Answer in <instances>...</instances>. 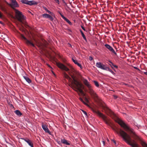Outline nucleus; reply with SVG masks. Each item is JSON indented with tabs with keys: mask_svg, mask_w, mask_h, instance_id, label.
Here are the masks:
<instances>
[{
	"mask_svg": "<svg viewBox=\"0 0 147 147\" xmlns=\"http://www.w3.org/2000/svg\"><path fill=\"white\" fill-rule=\"evenodd\" d=\"M102 142L103 145V146H105V142L104 141H103Z\"/></svg>",
	"mask_w": 147,
	"mask_h": 147,
	"instance_id": "obj_38",
	"label": "nucleus"
},
{
	"mask_svg": "<svg viewBox=\"0 0 147 147\" xmlns=\"http://www.w3.org/2000/svg\"><path fill=\"white\" fill-rule=\"evenodd\" d=\"M114 96V97H115V98H117V96Z\"/></svg>",
	"mask_w": 147,
	"mask_h": 147,
	"instance_id": "obj_44",
	"label": "nucleus"
},
{
	"mask_svg": "<svg viewBox=\"0 0 147 147\" xmlns=\"http://www.w3.org/2000/svg\"><path fill=\"white\" fill-rule=\"evenodd\" d=\"M28 1L27 0H24V3L27 4V3H28Z\"/></svg>",
	"mask_w": 147,
	"mask_h": 147,
	"instance_id": "obj_32",
	"label": "nucleus"
},
{
	"mask_svg": "<svg viewBox=\"0 0 147 147\" xmlns=\"http://www.w3.org/2000/svg\"><path fill=\"white\" fill-rule=\"evenodd\" d=\"M109 62L110 63V64H109V65L112 68H113V66L114 67L116 68H117L118 67L116 65H114V64L111 61H109Z\"/></svg>",
	"mask_w": 147,
	"mask_h": 147,
	"instance_id": "obj_18",
	"label": "nucleus"
},
{
	"mask_svg": "<svg viewBox=\"0 0 147 147\" xmlns=\"http://www.w3.org/2000/svg\"><path fill=\"white\" fill-rule=\"evenodd\" d=\"M24 78L26 80L28 83H30L31 82V80L27 76H23Z\"/></svg>",
	"mask_w": 147,
	"mask_h": 147,
	"instance_id": "obj_16",
	"label": "nucleus"
},
{
	"mask_svg": "<svg viewBox=\"0 0 147 147\" xmlns=\"http://www.w3.org/2000/svg\"><path fill=\"white\" fill-rule=\"evenodd\" d=\"M107 140L108 141H109V140H108V139H107Z\"/></svg>",
	"mask_w": 147,
	"mask_h": 147,
	"instance_id": "obj_46",
	"label": "nucleus"
},
{
	"mask_svg": "<svg viewBox=\"0 0 147 147\" xmlns=\"http://www.w3.org/2000/svg\"><path fill=\"white\" fill-rule=\"evenodd\" d=\"M111 73H112L113 74H115L114 72L111 69L110 71Z\"/></svg>",
	"mask_w": 147,
	"mask_h": 147,
	"instance_id": "obj_36",
	"label": "nucleus"
},
{
	"mask_svg": "<svg viewBox=\"0 0 147 147\" xmlns=\"http://www.w3.org/2000/svg\"><path fill=\"white\" fill-rule=\"evenodd\" d=\"M76 65H77L79 67H80L81 69H82V68H83L82 67L81 65L80 64V63H78L76 64Z\"/></svg>",
	"mask_w": 147,
	"mask_h": 147,
	"instance_id": "obj_27",
	"label": "nucleus"
},
{
	"mask_svg": "<svg viewBox=\"0 0 147 147\" xmlns=\"http://www.w3.org/2000/svg\"><path fill=\"white\" fill-rule=\"evenodd\" d=\"M144 74L145 75H147V72H144Z\"/></svg>",
	"mask_w": 147,
	"mask_h": 147,
	"instance_id": "obj_43",
	"label": "nucleus"
},
{
	"mask_svg": "<svg viewBox=\"0 0 147 147\" xmlns=\"http://www.w3.org/2000/svg\"><path fill=\"white\" fill-rule=\"evenodd\" d=\"M94 83L95 85L97 87H98L99 86V84L98 83V82L96 81H94Z\"/></svg>",
	"mask_w": 147,
	"mask_h": 147,
	"instance_id": "obj_23",
	"label": "nucleus"
},
{
	"mask_svg": "<svg viewBox=\"0 0 147 147\" xmlns=\"http://www.w3.org/2000/svg\"><path fill=\"white\" fill-rule=\"evenodd\" d=\"M49 15L47 13H45L42 15V16L43 18H48Z\"/></svg>",
	"mask_w": 147,
	"mask_h": 147,
	"instance_id": "obj_21",
	"label": "nucleus"
},
{
	"mask_svg": "<svg viewBox=\"0 0 147 147\" xmlns=\"http://www.w3.org/2000/svg\"><path fill=\"white\" fill-rule=\"evenodd\" d=\"M47 65L49 67H50V68H52L48 64H47Z\"/></svg>",
	"mask_w": 147,
	"mask_h": 147,
	"instance_id": "obj_41",
	"label": "nucleus"
},
{
	"mask_svg": "<svg viewBox=\"0 0 147 147\" xmlns=\"http://www.w3.org/2000/svg\"><path fill=\"white\" fill-rule=\"evenodd\" d=\"M5 2L8 5L10 6L13 10H15V7H19L18 4L16 0H11V3H9L6 1H5Z\"/></svg>",
	"mask_w": 147,
	"mask_h": 147,
	"instance_id": "obj_7",
	"label": "nucleus"
},
{
	"mask_svg": "<svg viewBox=\"0 0 147 147\" xmlns=\"http://www.w3.org/2000/svg\"><path fill=\"white\" fill-rule=\"evenodd\" d=\"M134 68L135 69H138L137 67H134Z\"/></svg>",
	"mask_w": 147,
	"mask_h": 147,
	"instance_id": "obj_42",
	"label": "nucleus"
},
{
	"mask_svg": "<svg viewBox=\"0 0 147 147\" xmlns=\"http://www.w3.org/2000/svg\"><path fill=\"white\" fill-rule=\"evenodd\" d=\"M55 2L58 3V4H59V0H54Z\"/></svg>",
	"mask_w": 147,
	"mask_h": 147,
	"instance_id": "obj_33",
	"label": "nucleus"
},
{
	"mask_svg": "<svg viewBox=\"0 0 147 147\" xmlns=\"http://www.w3.org/2000/svg\"><path fill=\"white\" fill-rule=\"evenodd\" d=\"M105 46L109 51L113 53L115 55H117V53L115 52L113 48L110 45L107 44H106L105 45Z\"/></svg>",
	"mask_w": 147,
	"mask_h": 147,
	"instance_id": "obj_8",
	"label": "nucleus"
},
{
	"mask_svg": "<svg viewBox=\"0 0 147 147\" xmlns=\"http://www.w3.org/2000/svg\"><path fill=\"white\" fill-rule=\"evenodd\" d=\"M16 16L19 22L22 24H24L23 20L24 19V16L22 13L17 9H15Z\"/></svg>",
	"mask_w": 147,
	"mask_h": 147,
	"instance_id": "obj_5",
	"label": "nucleus"
},
{
	"mask_svg": "<svg viewBox=\"0 0 147 147\" xmlns=\"http://www.w3.org/2000/svg\"><path fill=\"white\" fill-rule=\"evenodd\" d=\"M59 14L61 15V17L67 23H68L69 25H71L72 24V23L67 18L64 16L61 13H59Z\"/></svg>",
	"mask_w": 147,
	"mask_h": 147,
	"instance_id": "obj_12",
	"label": "nucleus"
},
{
	"mask_svg": "<svg viewBox=\"0 0 147 147\" xmlns=\"http://www.w3.org/2000/svg\"><path fill=\"white\" fill-rule=\"evenodd\" d=\"M111 70L110 68H109V67H106L105 66V68L104 69V70H106L107 71H110V70Z\"/></svg>",
	"mask_w": 147,
	"mask_h": 147,
	"instance_id": "obj_24",
	"label": "nucleus"
},
{
	"mask_svg": "<svg viewBox=\"0 0 147 147\" xmlns=\"http://www.w3.org/2000/svg\"><path fill=\"white\" fill-rule=\"evenodd\" d=\"M2 17V15L0 11V18H1Z\"/></svg>",
	"mask_w": 147,
	"mask_h": 147,
	"instance_id": "obj_37",
	"label": "nucleus"
},
{
	"mask_svg": "<svg viewBox=\"0 0 147 147\" xmlns=\"http://www.w3.org/2000/svg\"><path fill=\"white\" fill-rule=\"evenodd\" d=\"M0 8L2 11H3L5 13H7V9L5 7H3L2 5H0Z\"/></svg>",
	"mask_w": 147,
	"mask_h": 147,
	"instance_id": "obj_15",
	"label": "nucleus"
},
{
	"mask_svg": "<svg viewBox=\"0 0 147 147\" xmlns=\"http://www.w3.org/2000/svg\"><path fill=\"white\" fill-rule=\"evenodd\" d=\"M102 108L108 115L114 119L115 121L118 123L126 131L129 132L131 134V137L135 140L139 141L143 147H147V144L142 140L138 136L128 125L125 124L123 121L117 117L112 111L105 105H102Z\"/></svg>",
	"mask_w": 147,
	"mask_h": 147,
	"instance_id": "obj_3",
	"label": "nucleus"
},
{
	"mask_svg": "<svg viewBox=\"0 0 147 147\" xmlns=\"http://www.w3.org/2000/svg\"><path fill=\"white\" fill-rule=\"evenodd\" d=\"M79 99L82 102L84 105H85L88 106H89V105H88L85 102L84 100H83V99L81 98H79Z\"/></svg>",
	"mask_w": 147,
	"mask_h": 147,
	"instance_id": "obj_20",
	"label": "nucleus"
},
{
	"mask_svg": "<svg viewBox=\"0 0 147 147\" xmlns=\"http://www.w3.org/2000/svg\"><path fill=\"white\" fill-rule=\"evenodd\" d=\"M42 127L43 129L46 132L50 134H51V132L49 131L48 128L46 125L42 124Z\"/></svg>",
	"mask_w": 147,
	"mask_h": 147,
	"instance_id": "obj_10",
	"label": "nucleus"
},
{
	"mask_svg": "<svg viewBox=\"0 0 147 147\" xmlns=\"http://www.w3.org/2000/svg\"><path fill=\"white\" fill-rule=\"evenodd\" d=\"M83 82L84 84L88 88V92L90 94L92 97L95 100H99L98 96L92 89L91 85L89 84L88 80L86 79H84L83 80Z\"/></svg>",
	"mask_w": 147,
	"mask_h": 147,
	"instance_id": "obj_4",
	"label": "nucleus"
},
{
	"mask_svg": "<svg viewBox=\"0 0 147 147\" xmlns=\"http://www.w3.org/2000/svg\"><path fill=\"white\" fill-rule=\"evenodd\" d=\"M44 9L49 13L51 14V15H52L53 13L51 12L50 11H49L45 7H44Z\"/></svg>",
	"mask_w": 147,
	"mask_h": 147,
	"instance_id": "obj_22",
	"label": "nucleus"
},
{
	"mask_svg": "<svg viewBox=\"0 0 147 147\" xmlns=\"http://www.w3.org/2000/svg\"><path fill=\"white\" fill-rule=\"evenodd\" d=\"M93 111L99 117L102 118L105 123L110 125L112 129L118 134H119L123 140L129 145L132 147H139V145L134 140H132L130 136L121 129H119L113 125L109 120L107 119V117L102 113L96 109H93Z\"/></svg>",
	"mask_w": 147,
	"mask_h": 147,
	"instance_id": "obj_2",
	"label": "nucleus"
},
{
	"mask_svg": "<svg viewBox=\"0 0 147 147\" xmlns=\"http://www.w3.org/2000/svg\"><path fill=\"white\" fill-rule=\"evenodd\" d=\"M38 3L37 2H36L34 1H28L27 5H37Z\"/></svg>",
	"mask_w": 147,
	"mask_h": 147,
	"instance_id": "obj_14",
	"label": "nucleus"
},
{
	"mask_svg": "<svg viewBox=\"0 0 147 147\" xmlns=\"http://www.w3.org/2000/svg\"><path fill=\"white\" fill-rule=\"evenodd\" d=\"M22 139L26 142L31 147H34L33 144L30 140L28 138H22Z\"/></svg>",
	"mask_w": 147,
	"mask_h": 147,
	"instance_id": "obj_11",
	"label": "nucleus"
},
{
	"mask_svg": "<svg viewBox=\"0 0 147 147\" xmlns=\"http://www.w3.org/2000/svg\"><path fill=\"white\" fill-rule=\"evenodd\" d=\"M14 112L15 113L19 116H20L22 115V113L18 110H16Z\"/></svg>",
	"mask_w": 147,
	"mask_h": 147,
	"instance_id": "obj_17",
	"label": "nucleus"
},
{
	"mask_svg": "<svg viewBox=\"0 0 147 147\" xmlns=\"http://www.w3.org/2000/svg\"><path fill=\"white\" fill-rule=\"evenodd\" d=\"M89 59L90 61H91L93 59V58L92 57L90 56L89 57Z\"/></svg>",
	"mask_w": 147,
	"mask_h": 147,
	"instance_id": "obj_34",
	"label": "nucleus"
},
{
	"mask_svg": "<svg viewBox=\"0 0 147 147\" xmlns=\"http://www.w3.org/2000/svg\"><path fill=\"white\" fill-rule=\"evenodd\" d=\"M51 21H53V18L51 16L49 15L48 18Z\"/></svg>",
	"mask_w": 147,
	"mask_h": 147,
	"instance_id": "obj_25",
	"label": "nucleus"
},
{
	"mask_svg": "<svg viewBox=\"0 0 147 147\" xmlns=\"http://www.w3.org/2000/svg\"><path fill=\"white\" fill-rule=\"evenodd\" d=\"M24 0H21V2H22V3H24Z\"/></svg>",
	"mask_w": 147,
	"mask_h": 147,
	"instance_id": "obj_40",
	"label": "nucleus"
},
{
	"mask_svg": "<svg viewBox=\"0 0 147 147\" xmlns=\"http://www.w3.org/2000/svg\"><path fill=\"white\" fill-rule=\"evenodd\" d=\"M80 31L81 33V35H82V37H83V38L84 39L85 41H86V36H85V35H84V34L83 32L81 30H80Z\"/></svg>",
	"mask_w": 147,
	"mask_h": 147,
	"instance_id": "obj_19",
	"label": "nucleus"
},
{
	"mask_svg": "<svg viewBox=\"0 0 147 147\" xmlns=\"http://www.w3.org/2000/svg\"><path fill=\"white\" fill-rule=\"evenodd\" d=\"M25 27L26 28H29V26L27 24H25Z\"/></svg>",
	"mask_w": 147,
	"mask_h": 147,
	"instance_id": "obj_31",
	"label": "nucleus"
},
{
	"mask_svg": "<svg viewBox=\"0 0 147 147\" xmlns=\"http://www.w3.org/2000/svg\"><path fill=\"white\" fill-rule=\"evenodd\" d=\"M72 60L75 63V64H76L78 63V62L76 60H75L74 59L72 58Z\"/></svg>",
	"mask_w": 147,
	"mask_h": 147,
	"instance_id": "obj_26",
	"label": "nucleus"
},
{
	"mask_svg": "<svg viewBox=\"0 0 147 147\" xmlns=\"http://www.w3.org/2000/svg\"><path fill=\"white\" fill-rule=\"evenodd\" d=\"M1 23H2V22H0Z\"/></svg>",
	"mask_w": 147,
	"mask_h": 147,
	"instance_id": "obj_47",
	"label": "nucleus"
},
{
	"mask_svg": "<svg viewBox=\"0 0 147 147\" xmlns=\"http://www.w3.org/2000/svg\"><path fill=\"white\" fill-rule=\"evenodd\" d=\"M20 38L22 40H23L26 44L28 46H32L35 47V45L32 40H29L27 39L23 35L20 34Z\"/></svg>",
	"mask_w": 147,
	"mask_h": 147,
	"instance_id": "obj_6",
	"label": "nucleus"
},
{
	"mask_svg": "<svg viewBox=\"0 0 147 147\" xmlns=\"http://www.w3.org/2000/svg\"><path fill=\"white\" fill-rule=\"evenodd\" d=\"M96 66L97 67L103 70H104L105 67V66L104 65L102 64L100 62L97 63H96Z\"/></svg>",
	"mask_w": 147,
	"mask_h": 147,
	"instance_id": "obj_9",
	"label": "nucleus"
},
{
	"mask_svg": "<svg viewBox=\"0 0 147 147\" xmlns=\"http://www.w3.org/2000/svg\"><path fill=\"white\" fill-rule=\"evenodd\" d=\"M57 142H58V143L59 144H61V142H60V141H58Z\"/></svg>",
	"mask_w": 147,
	"mask_h": 147,
	"instance_id": "obj_39",
	"label": "nucleus"
},
{
	"mask_svg": "<svg viewBox=\"0 0 147 147\" xmlns=\"http://www.w3.org/2000/svg\"><path fill=\"white\" fill-rule=\"evenodd\" d=\"M53 72V74H54L55 75V74H54V73L53 72Z\"/></svg>",
	"mask_w": 147,
	"mask_h": 147,
	"instance_id": "obj_45",
	"label": "nucleus"
},
{
	"mask_svg": "<svg viewBox=\"0 0 147 147\" xmlns=\"http://www.w3.org/2000/svg\"><path fill=\"white\" fill-rule=\"evenodd\" d=\"M57 66L61 69L68 71V73L73 79V80L65 72L63 73V77L67 79L70 83L69 85L76 91L79 92L83 94L84 93L82 89L84 88L83 85L80 82L78 81L76 79L75 75L76 74L77 72L74 69H71L70 70L67 67L63 64L60 63H56Z\"/></svg>",
	"mask_w": 147,
	"mask_h": 147,
	"instance_id": "obj_1",
	"label": "nucleus"
},
{
	"mask_svg": "<svg viewBox=\"0 0 147 147\" xmlns=\"http://www.w3.org/2000/svg\"><path fill=\"white\" fill-rule=\"evenodd\" d=\"M81 28H82V29L83 30H84V31H86V30H85V28H84V27L83 26H81Z\"/></svg>",
	"mask_w": 147,
	"mask_h": 147,
	"instance_id": "obj_35",
	"label": "nucleus"
},
{
	"mask_svg": "<svg viewBox=\"0 0 147 147\" xmlns=\"http://www.w3.org/2000/svg\"><path fill=\"white\" fill-rule=\"evenodd\" d=\"M82 112L86 116H87V113L84 111L83 110H82Z\"/></svg>",
	"mask_w": 147,
	"mask_h": 147,
	"instance_id": "obj_28",
	"label": "nucleus"
},
{
	"mask_svg": "<svg viewBox=\"0 0 147 147\" xmlns=\"http://www.w3.org/2000/svg\"><path fill=\"white\" fill-rule=\"evenodd\" d=\"M112 141L114 143V144L115 146H116L117 145V143H116V142L114 140H112Z\"/></svg>",
	"mask_w": 147,
	"mask_h": 147,
	"instance_id": "obj_30",
	"label": "nucleus"
},
{
	"mask_svg": "<svg viewBox=\"0 0 147 147\" xmlns=\"http://www.w3.org/2000/svg\"><path fill=\"white\" fill-rule=\"evenodd\" d=\"M61 142L63 144L66 145H69L70 144L68 142V141L65 139H61Z\"/></svg>",
	"mask_w": 147,
	"mask_h": 147,
	"instance_id": "obj_13",
	"label": "nucleus"
},
{
	"mask_svg": "<svg viewBox=\"0 0 147 147\" xmlns=\"http://www.w3.org/2000/svg\"><path fill=\"white\" fill-rule=\"evenodd\" d=\"M86 102V103H88L89 102V100L86 97L85 98H84Z\"/></svg>",
	"mask_w": 147,
	"mask_h": 147,
	"instance_id": "obj_29",
	"label": "nucleus"
}]
</instances>
